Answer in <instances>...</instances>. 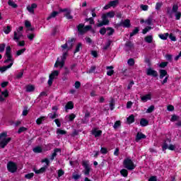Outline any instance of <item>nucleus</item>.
<instances>
[{"label": "nucleus", "instance_id": "obj_1", "mask_svg": "<svg viewBox=\"0 0 181 181\" xmlns=\"http://www.w3.org/2000/svg\"><path fill=\"white\" fill-rule=\"evenodd\" d=\"M5 60L4 62V64H7L10 62V64L13 66V63H15V59H13V56L12 55V48L11 46H7L6 48V53L4 54Z\"/></svg>", "mask_w": 181, "mask_h": 181}, {"label": "nucleus", "instance_id": "obj_2", "mask_svg": "<svg viewBox=\"0 0 181 181\" xmlns=\"http://www.w3.org/2000/svg\"><path fill=\"white\" fill-rule=\"evenodd\" d=\"M123 166L125 168V169H127V170H134L135 168H136V165L134 163V161L129 158H127L123 161Z\"/></svg>", "mask_w": 181, "mask_h": 181}, {"label": "nucleus", "instance_id": "obj_3", "mask_svg": "<svg viewBox=\"0 0 181 181\" xmlns=\"http://www.w3.org/2000/svg\"><path fill=\"white\" fill-rule=\"evenodd\" d=\"M177 11H179V6L177 4H174L173 6V8L170 7L166 8V13L170 19L173 18V13L174 12H177Z\"/></svg>", "mask_w": 181, "mask_h": 181}, {"label": "nucleus", "instance_id": "obj_4", "mask_svg": "<svg viewBox=\"0 0 181 181\" xmlns=\"http://www.w3.org/2000/svg\"><path fill=\"white\" fill-rule=\"evenodd\" d=\"M7 170L10 173H15L18 170V165L13 161H8L7 163Z\"/></svg>", "mask_w": 181, "mask_h": 181}, {"label": "nucleus", "instance_id": "obj_5", "mask_svg": "<svg viewBox=\"0 0 181 181\" xmlns=\"http://www.w3.org/2000/svg\"><path fill=\"white\" fill-rule=\"evenodd\" d=\"M110 25V20L107 18V16L102 15V21L97 24L98 28H101L102 26H107Z\"/></svg>", "mask_w": 181, "mask_h": 181}, {"label": "nucleus", "instance_id": "obj_6", "mask_svg": "<svg viewBox=\"0 0 181 181\" xmlns=\"http://www.w3.org/2000/svg\"><path fill=\"white\" fill-rule=\"evenodd\" d=\"M118 4H119V0H114V1H110L109 2V4H106L104 7L103 9H105V11H107V9H110V8L112 7V8H115V6H117L118 5Z\"/></svg>", "mask_w": 181, "mask_h": 181}, {"label": "nucleus", "instance_id": "obj_7", "mask_svg": "<svg viewBox=\"0 0 181 181\" xmlns=\"http://www.w3.org/2000/svg\"><path fill=\"white\" fill-rule=\"evenodd\" d=\"M82 166H83L85 169L84 175L88 176L90 175V165L88 164V160L82 161Z\"/></svg>", "mask_w": 181, "mask_h": 181}, {"label": "nucleus", "instance_id": "obj_8", "mask_svg": "<svg viewBox=\"0 0 181 181\" xmlns=\"http://www.w3.org/2000/svg\"><path fill=\"white\" fill-rule=\"evenodd\" d=\"M118 26H122L123 28H131V20L125 19L124 21H121L117 24Z\"/></svg>", "mask_w": 181, "mask_h": 181}, {"label": "nucleus", "instance_id": "obj_9", "mask_svg": "<svg viewBox=\"0 0 181 181\" xmlns=\"http://www.w3.org/2000/svg\"><path fill=\"white\" fill-rule=\"evenodd\" d=\"M11 141H12V138H11V137H8L7 139H3L0 141V148L4 149L5 148V146H6V145H8V144H9L11 142Z\"/></svg>", "mask_w": 181, "mask_h": 181}, {"label": "nucleus", "instance_id": "obj_10", "mask_svg": "<svg viewBox=\"0 0 181 181\" xmlns=\"http://www.w3.org/2000/svg\"><path fill=\"white\" fill-rule=\"evenodd\" d=\"M170 142H172V140L169 138H167L165 140H164V142L162 145V151L163 152H165V151H166V149H168V148L169 146V144H170Z\"/></svg>", "mask_w": 181, "mask_h": 181}, {"label": "nucleus", "instance_id": "obj_11", "mask_svg": "<svg viewBox=\"0 0 181 181\" xmlns=\"http://www.w3.org/2000/svg\"><path fill=\"white\" fill-rule=\"evenodd\" d=\"M146 74L148 76H151L152 77H158V71L153 70L152 68H148L146 71Z\"/></svg>", "mask_w": 181, "mask_h": 181}, {"label": "nucleus", "instance_id": "obj_12", "mask_svg": "<svg viewBox=\"0 0 181 181\" xmlns=\"http://www.w3.org/2000/svg\"><path fill=\"white\" fill-rule=\"evenodd\" d=\"M47 169V165H45L44 167L40 168L39 170H36L35 168L33 169V172L36 173V175H40L41 173H45L46 170Z\"/></svg>", "mask_w": 181, "mask_h": 181}, {"label": "nucleus", "instance_id": "obj_13", "mask_svg": "<svg viewBox=\"0 0 181 181\" xmlns=\"http://www.w3.org/2000/svg\"><path fill=\"white\" fill-rule=\"evenodd\" d=\"M92 135H94L95 138H99L101 135H103V131L97 130V129L94 128L91 131Z\"/></svg>", "mask_w": 181, "mask_h": 181}, {"label": "nucleus", "instance_id": "obj_14", "mask_svg": "<svg viewBox=\"0 0 181 181\" xmlns=\"http://www.w3.org/2000/svg\"><path fill=\"white\" fill-rule=\"evenodd\" d=\"M36 8H37V4H36V3H33L31 4V6H27V11H28V12H30V13H35V9H36Z\"/></svg>", "mask_w": 181, "mask_h": 181}, {"label": "nucleus", "instance_id": "obj_15", "mask_svg": "<svg viewBox=\"0 0 181 181\" xmlns=\"http://www.w3.org/2000/svg\"><path fill=\"white\" fill-rule=\"evenodd\" d=\"M18 33H16V31L14 32V37L13 38V40L16 41L17 43L21 40V37L23 36V34H22L21 32L18 31Z\"/></svg>", "mask_w": 181, "mask_h": 181}, {"label": "nucleus", "instance_id": "obj_16", "mask_svg": "<svg viewBox=\"0 0 181 181\" xmlns=\"http://www.w3.org/2000/svg\"><path fill=\"white\" fill-rule=\"evenodd\" d=\"M141 100L143 103H146L149 100H152V94L148 93L141 97Z\"/></svg>", "mask_w": 181, "mask_h": 181}, {"label": "nucleus", "instance_id": "obj_17", "mask_svg": "<svg viewBox=\"0 0 181 181\" xmlns=\"http://www.w3.org/2000/svg\"><path fill=\"white\" fill-rule=\"evenodd\" d=\"M74 42H76V38L74 37L68 40L66 43L68 44L69 50H70V49H73V46H74Z\"/></svg>", "mask_w": 181, "mask_h": 181}, {"label": "nucleus", "instance_id": "obj_18", "mask_svg": "<svg viewBox=\"0 0 181 181\" xmlns=\"http://www.w3.org/2000/svg\"><path fill=\"white\" fill-rule=\"evenodd\" d=\"M146 138V135L144 134L142 132H138L136 136V141H141V139H145Z\"/></svg>", "mask_w": 181, "mask_h": 181}, {"label": "nucleus", "instance_id": "obj_19", "mask_svg": "<svg viewBox=\"0 0 181 181\" xmlns=\"http://www.w3.org/2000/svg\"><path fill=\"white\" fill-rule=\"evenodd\" d=\"M78 32H79L80 35H84L85 29H84V24L80 23L77 26Z\"/></svg>", "mask_w": 181, "mask_h": 181}, {"label": "nucleus", "instance_id": "obj_20", "mask_svg": "<svg viewBox=\"0 0 181 181\" xmlns=\"http://www.w3.org/2000/svg\"><path fill=\"white\" fill-rule=\"evenodd\" d=\"M159 78L160 80H162V78H163V77H166V76H168V71L165 70V69H160L159 71Z\"/></svg>", "mask_w": 181, "mask_h": 181}, {"label": "nucleus", "instance_id": "obj_21", "mask_svg": "<svg viewBox=\"0 0 181 181\" xmlns=\"http://www.w3.org/2000/svg\"><path fill=\"white\" fill-rule=\"evenodd\" d=\"M59 66L60 69H63V67L64 66V62L62 60L59 61V58H57V60L56 61L54 67H59Z\"/></svg>", "mask_w": 181, "mask_h": 181}, {"label": "nucleus", "instance_id": "obj_22", "mask_svg": "<svg viewBox=\"0 0 181 181\" xmlns=\"http://www.w3.org/2000/svg\"><path fill=\"white\" fill-rule=\"evenodd\" d=\"M3 31L4 32L5 35H9V33L12 32V26L11 25L4 26L3 28Z\"/></svg>", "mask_w": 181, "mask_h": 181}, {"label": "nucleus", "instance_id": "obj_23", "mask_svg": "<svg viewBox=\"0 0 181 181\" xmlns=\"http://www.w3.org/2000/svg\"><path fill=\"white\" fill-rule=\"evenodd\" d=\"M73 108H74V103H73L72 101H69L65 105L66 111H67V110H73Z\"/></svg>", "mask_w": 181, "mask_h": 181}, {"label": "nucleus", "instance_id": "obj_24", "mask_svg": "<svg viewBox=\"0 0 181 181\" xmlns=\"http://www.w3.org/2000/svg\"><path fill=\"white\" fill-rule=\"evenodd\" d=\"M112 69H114L113 66H106V69L109 70V71H107V76H112V74H114V70Z\"/></svg>", "mask_w": 181, "mask_h": 181}, {"label": "nucleus", "instance_id": "obj_25", "mask_svg": "<svg viewBox=\"0 0 181 181\" xmlns=\"http://www.w3.org/2000/svg\"><path fill=\"white\" fill-rule=\"evenodd\" d=\"M46 118V116H41L37 118L36 120L37 125H42V124H43V121H45Z\"/></svg>", "mask_w": 181, "mask_h": 181}, {"label": "nucleus", "instance_id": "obj_26", "mask_svg": "<svg viewBox=\"0 0 181 181\" xmlns=\"http://www.w3.org/2000/svg\"><path fill=\"white\" fill-rule=\"evenodd\" d=\"M140 125L141 127H148V125H149V121L145 118H141L140 120Z\"/></svg>", "mask_w": 181, "mask_h": 181}, {"label": "nucleus", "instance_id": "obj_27", "mask_svg": "<svg viewBox=\"0 0 181 181\" xmlns=\"http://www.w3.org/2000/svg\"><path fill=\"white\" fill-rule=\"evenodd\" d=\"M127 122L129 124H134V122H135V116L134 115H131L127 118Z\"/></svg>", "mask_w": 181, "mask_h": 181}, {"label": "nucleus", "instance_id": "obj_28", "mask_svg": "<svg viewBox=\"0 0 181 181\" xmlns=\"http://www.w3.org/2000/svg\"><path fill=\"white\" fill-rule=\"evenodd\" d=\"M25 91L27 93H33V91H35V86L33 85H27L25 87Z\"/></svg>", "mask_w": 181, "mask_h": 181}, {"label": "nucleus", "instance_id": "obj_29", "mask_svg": "<svg viewBox=\"0 0 181 181\" xmlns=\"http://www.w3.org/2000/svg\"><path fill=\"white\" fill-rule=\"evenodd\" d=\"M107 36H112L114 33H115V30L111 27H107Z\"/></svg>", "mask_w": 181, "mask_h": 181}, {"label": "nucleus", "instance_id": "obj_30", "mask_svg": "<svg viewBox=\"0 0 181 181\" xmlns=\"http://www.w3.org/2000/svg\"><path fill=\"white\" fill-rule=\"evenodd\" d=\"M81 49H83V44L81 42H78L74 52V54H76V53H78V52H80V50H81Z\"/></svg>", "mask_w": 181, "mask_h": 181}, {"label": "nucleus", "instance_id": "obj_31", "mask_svg": "<svg viewBox=\"0 0 181 181\" xmlns=\"http://www.w3.org/2000/svg\"><path fill=\"white\" fill-rule=\"evenodd\" d=\"M11 67H12V64H9L7 66H0V71L1 73H4L5 71H6V70H8V69H11Z\"/></svg>", "mask_w": 181, "mask_h": 181}, {"label": "nucleus", "instance_id": "obj_32", "mask_svg": "<svg viewBox=\"0 0 181 181\" xmlns=\"http://www.w3.org/2000/svg\"><path fill=\"white\" fill-rule=\"evenodd\" d=\"M57 15H59L58 11H52V13H51L49 14V16L47 18V21H50V19H52V18H56V16H57Z\"/></svg>", "mask_w": 181, "mask_h": 181}, {"label": "nucleus", "instance_id": "obj_33", "mask_svg": "<svg viewBox=\"0 0 181 181\" xmlns=\"http://www.w3.org/2000/svg\"><path fill=\"white\" fill-rule=\"evenodd\" d=\"M144 40L146 43H152V42H153V36L147 35L144 37Z\"/></svg>", "mask_w": 181, "mask_h": 181}, {"label": "nucleus", "instance_id": "obj_34", "mask_svg": "<svg viewBox=\"0 0 181 181\" xmlns=\"http://www.w3.org/2000/svg\"><path fill=\"white\" fill-rule=\"evenodd\" d=\"M138 33H139V27H135L132 32L130 33V37L135 36V35H138Z\"/></svg>", "mask_w": 181, "mask_h": 181}, {"label": "nucleus", "instance_id": "obj_35", "mask_svg": "<svg viewBox=\"0 0 181 181\" xmlns=\"http://www.w3.org/2000/svg\"><path fill=\"white\" fill-rule=\"evenodd\" d=\"M33 151L35 153H42V152H43V148H42V147L38 146H36L35 148H34L33 149Z\"/></svg>", "mask_w": 181, "mask_h": 181}, {"label": "nucleus", "instance_id": "obj_36", "mask_svg": "<svg viewBox=\"0 0 181 181\" xmlns=\"http://www.w3.org/2000/svg\"><path fill=\"white\" fill-rule=\"evenodd\" d=\"M104 16H106V18H114V16H115V12L111 11H109L106 13H104L103 14Z\"/></svg>", "mask_w": 181, "mask_h": 181}, {"label": "nucleus", "instance_id": "obj_37", "mask_svg": "<svg viewBox=\"0 0 181 181\" xmlns=\"http://www.w3.org/2000/svg\"><path fill=\"white\" fill-rule=\"evenodd\" d=\"M120 175L123 176V177H128V170L123 168L120 170Z\"/></svg>", "mask_w": 181, "mask_h": 181}, {"label": "nucleus", "instance_id": "obj_38", "mask_svg": "<svg viewBox=\"0 0 181 181\" xmlns=\"http://www.w3.org/2000/svg\"><path fill=\"white\" fill-rule=\"evenodd\" d=\"M168 36H169V33L158 35V37H160L161 40H166Z\"/></svg>", "mask_w": 181, "mask_h": 181}, {"label": "nucleus", "instance_id": "obj_39", "mask_svg": "<svg viewBox=\"0 0 181 181\" xmlns=\"http://www.w3.org/2000/svg\"><path fill=\"white\" fill-rule=\"evenodd\" d=\"M57 33H59V26L56 25L55 27L53 28L51 35L56 36V35H57Z\"/></svg>", "mask_w": 181, "mask_h": 181}, {"label": "nucleus", "instance_id": "obj_40", "mask_svg": "<svg viewBox=\"0 0 181 181\" xmlns=\"http://www.w3.org/2000/svg\"><path fill=\"white\" fill-rule=\"evenodd\" d=\"M59 76V71L55 70L53 72L49 74V76L51 78H53L54 80L55 77H57Z\"/></svg>", "mask_w": 181, "mask_h": 181}, {"label": "nucleus", "instance_id": "obj_41", "mask_svg": "<svg viewBox=\"0 0 181 181\" xmlns=\"http://www.w3.org/2000/svg\"><path fill=\"white\" fill-rule=\"evenodd\" d=\"M124 46H126V47H128L129 50H131V49H134V43H132V42L131 41H127Z\"/></svg>", "mask_w": 181, "mask_h": 181}, {"label": "nucleus", "instance_id": "obj_42", "mask_svg": "<svg viewBox=\"0 0 181 181\" xmlns=\"http://www.w3.org/2000/svg\"><path fill=\"white\" fill-rule=\"evenodd\" d=\"M48 116L50 119H54L59 117V115L57 114V112H54V113H49Z\"/></svg>", "mask_w": 181, "mask_h": 181}, {"label": "nucleus", "instance_id": "obj_43", "mask_svg": "<svg viewBox=\"0 0 181 181\" xmlns=\"http://www.w3.org/2000/svg\"><path fill=\"white\" fill-rule=\"evenodd\" d=\"M64 16H65L68 20L73 19V16H71V10H69L67 13H65Z\"/></svg>", "mask_w": 181, "mask_h": 181}, {"label": "nucleus", "instance_id": "obj_44", "mask_svg": "<svg viewBox=\"0 0 181 181\" xmlns=\"http://www.w3.org/2000/svg\"><path fill=\"white\" fill-rule=\"evenodd\" d=\"M155 111V105H151L146 111V114H151V112H153Z\"/></svg>", "mask_w": 181, "mask_h": 181}, {"label": "nucleus", "instance_id": "obj_45", "mask_svg": "<svg viewBox=\"0 0 181 181\" xmlns=\"http://www.w3.org/2000/svg\"><path fill=\"white\" fill-rule=\"evenodd\" d=\"M111 43H112V41L111 40H108L103 47V50H107L108 47L111 46Z\"/></svg>", "mask_w": 181, "mask_h": 181}, {"label": "nucleus", "instance_id": "obj_46", "mask_svg": "<svg viewBox=\"0 0 181 181\" xmlns=\"http://www.w3.org/2000/svg\"><path fill=\"white\" fill-rule=\"evenodd\" d=\"M57 135H66V134H67V132L66 130L57 129Z\"/></svg>", "mask_w": 181, "mask_h": 181}, {"label": "nucleus", "instance_id": "obj_47", "mask_svg": "<svg viewBox=\"0 0 181 181\" xmlns=\"http://www.w3.org/2000/svg\"><path fill=\"white\" fill-rule=\"evenodd\" d=\"M174 13H175V16L176 21H180L181 12L179 11L178 10H177V11L174 12Z\"/></svg>", "mask_w": 181, "mask_h": 181}, {"label": "nucleus", "instance_id": "obj_48", "mask_svg": "<svg viewBox=\"0 0 181 181\" xmlns=\"http://www.w3.org/2000/svg\"><path fill=\"white\" fill-rule=\"evenodd\" d=\"M110 108L111 111H112L114 110V108H115V100L114 99H112L110 100Z\"/></svg>", "mask_w": 181, "mask_h": 181}, {"label": "nucleus", "instance_id": "obj_49", "mask_svg": "<svg viewBox=\"0 0 181 181\" xmlns=\"http://www.w3.org/2000/svg\"><path fill=\"white\" fill-rule=\"evenodd\" d=\"M152 27L151 26H146L144 29L142 30L143 35H146L149 30H151Z\"/></svg>", "mask_w": 181, "mask_h": 181}, {"label": "nucleus", "instance_id": "obj_50", "mask_svg": "<svg viewBox=\"0 0 181 181\" xmlns=\"http://www.w3.org/2000/svg\"><path fill=\"white\" fill-rule=\"evenodd\" d=\"M90 112H87L85 113V117H84V121L85 122H83V124H87V122H88V118H90Z\"/></svg>", "mask_w": 181, "mask_h": 181}, {"label": "nucleus", "instance_id": "obj_51", "mask_svg": "<svg viewBox=\"0 0 181 181\" xmlns=\"http://www.w3.org/2000/svg\"><path fill=\"white\" fill-rule=\"evenodd\" d=\"M25 52H26V48H23L21 49H19L16 52V56H21V55L23 54V53H25Z\"/></svg>", "mask_w": 181, "mask_h": 181}, {"label": "nucleus", "instance_id": "obj_52", "mask_svg": "<svg viewBox=\"0 0 181 181\" xmlns=\"http://www.w3.org/2000/svg\"><path fill=\"white\" fill-rule=\"evenodd\" d=\"M23 71H25V69H22L16 76L17 80H19L20 78H22L23 77Z\"/></svg>", "mask_w": 181, "mask_h": 181}, {"label": "nucleus", "instance_id": "obj_53", "mask_svg": "<svg viewBox=\"0 0 181 181\" xmlns=\"http://www.w3.org/2000/svg\"><path fill=\"white\" fill-rule=\"evenodd\" d=\"M8 4L9 6H12V8H18V4H15V2L11 0H8Z\"/></svg>", "mask_w": 181, "mask_h": 181}, {"label": "nucleus", "instance_id": "obj_54", "mask_svg": "<svg viewBox=\"0 0 181 181\" xmlns=\"http://www.w3.org/2000/svg\"><path fill=\"white\" fill-rule=\"evenodd\" d=\"M59 152H62V148H56L54 149V152L52 153V155L54 157L56 158V156H57V153H59Z\"/></svg>", "mask_w": 181, "mask_h": 181}, {"label": "nucleus", "instance_id": "obj_55", "mask_svg": "<svg viewBox=\"0 0 181 181\" xmlns=\"http://www.w3.org/2000/svg\"><path fill=\"white\" fill-rule=\"evenodd\" d=\"M153 21V19L152 18V17H148V19H146L145 21V23H146V25H148L149 26H151V25H152Z\"/></svg>", "mask_w": 181, "mask_h": 181}, {"label": "nucleus", "instance_id": "obj_56", "mask_svg": "<svg viewBox=\"0 0 181 181\" xmlns=\"http://www.w3.org/2000/svg\"><path fill=\"white\" fill-rule=\"evenodd\" d=\"M8 136V132H4L0 134V139H6Z\"/></svg>", "mask_w": 181, "mask_h": 181}, {"label": "nucleus", "instance_id": "obj_57", "mask_svg": "<svg viewBox=\"0 0 181 181\" xmlns=\"http://www.w3.org/2000/svg\"><path fill=\"white\" fill-rule=\"evenodd\" d=\"M33 176H35V173H28L25 175V179H28V180H30L33 177Z\"/></svg>", "mask_w": 181, "mask_h": 181}, {"label": "nucleus", "instance_id": "obj_58", "mask_svg": "<svg viewBox=\"0 0 181 181\" xmlns=\"http://www.w3.org/2000/svg\"><path fill=\"white\" fill-rule=\"evenodd\" d=\"M99 33H100V35H102L103 36H104V35H105L107 33V28H105V27H103L102 28H100V30H99Z\"/></svg>", "mask_w": 181, "mask_h": 181}, {"label": "nucleus", "instance_id": "obj_59", "mask_svg": "<svg viewBox=\"0 0 181 181\" xmlns=\"http://www.w3.org/2000/svg\"><path fill=\"white\" fill-rule=\"evenodd\" d=\"M127 63H128L129 66H134L135 60L132 58H130L128 59Z\"/></svg>", "mask_w": 181, "mask_h": 181}, {"label": "nucleus", "instance_id": "obj_60", "mask_svg": "<svg viewBox=\"0 0 181 181\" xmlns=\"http://www.w3.org/2000/svg\"><path fill=\"white\" fill-rule=\"evenodd\" d=\"M86 22H89L90 25H94V18L93 17H90L89 18L85 19Z\"/></svg>", "mask_w": 181, "mask_h": 181}, {"label": "nucleus", "instance_id": "obj_61", "mask_svg": "<svg viewBox=\"0 0 181 181\" xmlns=\"http://www.w3.org/2000/svg\"><path fill=\"white\" fill-rule=\"evenodd\" d=\"M75 118H76V115L72 113V114L69 115V121L70 122H73V121H74Z\"/></svg>", "mask_w": 181, "mask_h": 181}, {"label": "nucleus", "instance_id": "obj_62", "mask_svg": "<svg viewBox=\"0 0 181 181\" xmlns=\"http://www.w3.org/2000/svg\"><path fill=\"white\" fill-rule=\"evenodd\" d=\"M25 131H28V128L21 127L18 129V134H22V132H25Z\"/></svg>", "mask_w": 181, "mask_h": 181}, {"label": "nucleus", "instance_id": "obj_63", "mask_svg": "<svg viewBox=\"0 0 181 181\" xmlns=\"http://www.w3.org/2000/svg\"><path fill=\"white\" fill-rule=\"evenodd\" d=\"M118 127H121V121L117 120L115 122V124L113 126V127L115 128V129H117V128H118Z\"/></svg>", "mask_w": 181, "mask_h": 181}, {"label": "nucleus", "instance_id": "obj_64", "mask_svg": "<svg viewBox=\"0 0 181 181\" xmlns=\"http://www.w3.org/2000/svg\"><path fill=\"white\" fill-rule=\"evenodd\" d=\"M168 62H161L160 64V67L161 68V69H165V67H166V66H168Z\"/></svg>", "mask_w": 181, "mask_h": 181}]
</instances>
